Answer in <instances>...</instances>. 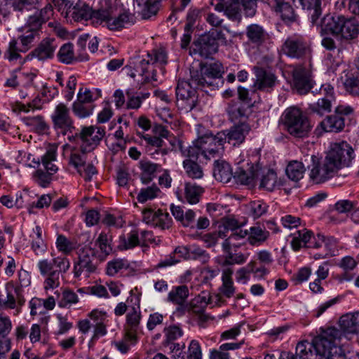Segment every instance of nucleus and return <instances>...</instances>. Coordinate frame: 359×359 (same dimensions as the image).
Wrapping results in <instances>:
<instances>
[{"mask_svg": "<svg viewBox=\"0 0 359 359\" xmlns=\"http://www.w3.org/2000/svg\"><path fill=\"white\" fill-rule=\"evenodd\" d=\"M344 84L348 93L353 95H359V75L348 77Z\"/></svg>", "mask_w": 359, "mask_h": 359, "instance_id": "obj_62", "label": "nucleus"}, {"mask_svg": "<svg viewBox=\"0 0 359 359\" xmlns=\"http://www.w3.org/2000/svg\"><path fill=\"white\" fill-rule=\"evenodd\" d=\"M188 359H202L201 348L198 341L191 340L188 348Z\"/></svg>", "mask_w": 359, "mask_h": 359, "instance_id": "obj_64", "label": "nucleus"}, {"mask_svg": "<svg viewBox=\"0 0 359 359\" xmlns=\"http://www.w3.org/2000/svg\"><path fill=\"white\" fill-rule=\"evenodd\" d=\"M222 65L219 62L201 65L199 69H192L190 70V74H192L193 83L200 85L201 90L203 91H207V88L213 89L217 87V83L215 81L222 77Z\"/></svg>", "mask_w": 359, "mask_h": 359, "instance_id": "obj_8", "label": "nucleus"}, {"mask_svg": "<svg viewBox=\"0 0 359 359\" xmlns=\"http://www.w3.org/2000/svg\"><path fill=\"white\" fill-rule=\"evenodd\" d=\"M303 9L309 12L308 16L313 26L319 27L322 23L321 0H299Z\"/></svg>", "mask_w": 359, "mask_h": 359, "instance_id": "obj_25", "label": "nucleus"}, {"mask_svg": "<svg viewBox=\"0 0 359 359\" xmlns=\"http://www.w3.org/2000/svg\"><path fill=\"white\" fill-rule=\"evenodd\" d=\"M101 221L104 225L111 227L121 228L123 225V220L121 217H115L114 215L104 212L102 216Z\"/></svg>", "mask_w": 359, "mask_h": 359, "instance_id": "obj_61", "label": "nucleus"}, {"mask_svg": "<svg viewBox=\"0 0 359 359\" xmlns=\"http://www.w3.org/2000/svg\"><path fill=\"white\" fill-rule=\"evenodd\" d=\"M112 236L105 232H101L96 240V245H98L100 251L108 255L112 252L111 247Z\"/></svg>", "mask_w": 359, "mask_h": 359, "instance_id": "obj_53", "label": "nucleus"}, {"mask_svg": "<svg viewBox=\"0 0 359 359\" xmlns=\"http://www.w3.org/2000/svg\"><path fill=\"white\" fill-rule=\"evenodd\" d=\"M339 327L341 330L345 333H358L359 311L343 315L339 319Z\"/></svg>", "mask_w": 359, "mask_h": 359, "instance_id": "obj_30", "label": "nucleus"}, {"mask_svg": "<svg viewBox=\"0 0 359 359\" xmlns=\"http://www.w3.org/2000/svg\"><path fill=\"white\" fill-rule=\"evenodd\" d=\"M253 69L255 75L254 87L262 91H271L277 83L275 74L260 67H254Z\"/></svg>", "mask_w": 359, "mask_h": 359, "instance_id": "obj_21", "label": "nucleus"}, {"mask_svg": "<svg viewBox=\"0 0 359 359\" xmlns=\"http://www.w3.org/2000/svg\"><path fill=\"white\" fill-rule=\"evenodd\" d=\"M340 337L339 331L334 327L327 328L317 341L318 359H346L347 355L344 348L334 344V340Z\"/></svg>", "mask_w": 359, "mask_h": 359, "instance_id": "obj_5", "label": "nucleus"}, {"mask_svg": "<svg viewBox=\"0 0 359 359\" xmlns=\"http://www.w3.org/2000/svg\"><path fill=\"white\" fill-rule=\"evenodd\" d=\"M320 25L321 32H328L346 40L355 39L359 32V22L354 17L343 15H326L322 18Z\"/></svg>", "mask_w": 359, "mask_h": 359, "instance_id": "obj_4", "label": "nucleus"}, {"mask_svg": "<svg viewBox=\"0 0 359 359\" xmlns=\"http://www.w3.org/2000/svg\"><path fill=\"white\" fill-rule=\"evenodd\" d=\"M189 295L187 285L173 287L168 294L167 300L178 306H183Z\"/></svg>", "mask_w": 359, "mask_h": 359, "instance_id": "obj_36", "label": "nucleus"}, {"mask_svg": "<svg viewBox=\"0 0 359 359\" xmlns=\"http://www.w3.org/2000/svg\"><path fill=\"white\" fill-rule=\"evenodd\" d=\"M203 191V188L195 183L187 182L185 184L184 196L187 201L190 204L198 203Z\"/></svg>", "mask_w": 359, "mask_h": 359, "instance_id": "obj_44", "label": "nucleus"}, {"mask_svg": "<svg viewBox=\"0 0 359 359\" xmlns=\"http://www.w3.org/2000/svg\"><path fill=\"white\" fill-rule=\"evenodd\" d=\"M56 149L50 147L41 157V162L34 158L32 162L37 165V170L33 177L35 182L42 187H48L51 181L52 176L57 170V167L53 163L55 161Z\"/></svg>", "mask_w": 359, "mask_h": 359, "instance_id": "obj_11", "label": "nucleus"}, {"mask_svg": "<svg viewBox=\"0 0 359 359\" xmlns=\"http://www.w3.org/2000/svg\"><path fill=\"white\" fill-rule=\"evenodd\" d=\"M19 287L8 285L6 287V299L4 300V304L8 308L14 309L16 306V298L18 295Z\"/></svg>", "mask_w": 359, "mask_h": 359, "instance_id": "obj_60", "label": "nucleus"}, {"mask_svg": "<svg viewBox=\"0 0 359 359\" xmlns=\"http://www.w3.org/2000/svg\"><path fill=\"white\" fill-rule=\"evenodd\" d=\"M187 158L183 161V168L186 175L193 180L201 179L203 176L202 168L196 163L198 159H194L190 156H186Z\"/></svg>", "mask_w": 359, "mask_h": 359, "instance_id": "obj_41", "label": "nucleus"}, {"mask_svg": "<svg viewBox=\"0 0 359 359\" xmlns=\"http://www.w3.org/2000/svg\"><path fill=\"white\" fill-rule=\"evenodd\" d=\"M355 147L344 140L330 143L325 157L339 171L350 167L355 158Z\"/></svg>", "mask_w": 359, "mask_h": 359, "instance_id": "obj_7", "label": "nucleus"}, {"mask_svg": "<svg viewBox=\"0 0 359 359\" xmlns=\"http://www.w3.org/2000/svg\"><path fill=\"white\" fill-rule=\"evenodd\" d=\"M282 50L287 56L300 60L310 57L311 52L306 39L299 34L288 36L283 45Z\"/></svg>", "mask_w": 359, "mask_h": 359, "instance_id": "obj_14", "label": "nucleus"}, {"mask_svg": "<svg viewBox=\"0 0 359 359\" xmlns=\"http://www.w3.org/2000/svg\"><path fill=\"white\" fill-rule=\"evenodd\" d=\"M257 176L256 182H259V187L269 191L283 185V181L278 179L276 172L271 169L262 168L256 164Z\"/></svg>", "mask_w": 359, "mask_h": 359, "instance_id": "obj_19", "label": "nucleus"}, {"mask_svg": "<svg viewBox=\"0 0 359 359\" xmlns=\"http://www.w3.org/2000/svg\"><path fill=\"white\" fill-rule=\"evenodd\" d=\"M266 2L269 6L280 15L285 23H291L296 20L297 15L290 0H262ZM243 6L245 14L248 17H252L256 12V0H219L215 6V11L224 12V15L231 20H241L240 5Z\"/></svg>", "mask_w": 359, "mask_h": 359, "instance_id": "obj_1", "label": "nucleus"}, {"mask_svg": "<svg viewBox=\"0 0 359 359\" xmlns=\"http://www.w3.org/2000/svg\"><path fill=\"white\" fill-rule=\"evenodd\" d=\"M240 346V343L231 342L223 344L219 348L210 350L209 359H229L230 355L228 351L238 349Z\"/></svg>", "mask_w": 359, "mask_h": 359, "instance_id": "obj_43", "label": "nucleus"}, {"mask_svg": "<svg viewBox=\"0 0 359 359\" xmlns=\"http://www.w3.org/2000/svg\"><path fill=\"white\" fill-rule=\"evenodd\" d=\"M248 41L257 46L263 44L268 39V34L264 28L257 24H252L246 28Z\"/></svg>", "mask_w": 359, "mask_h": 359, "instance_id": "obj_31", "label": "nucleus"}, {"mask_svg": "<svg viewBox=\"0 0 359 359\" xmlns=\"http://www.w3.org/2000/svg\"><path fill=\"white\" fill-rule=\"evenodd\" d=\"M294 86L299 94H306L312 88L310 65H297L292 71Z\"/></svg>", "mask_w": 359, "mask_h": 359, "instance_id": "obj_20", "label": "nucleus"}, {"mask_svg": "<svg viewBox=\"0 0 359 359\" xmlns=\"http://www.w3.org/2000/svg\"><path fill=\"white\" fill-rule=\"evenodd\" d=\"M86 158V156L82 148L80 150L73 149L69 163L72 164L80 175H82V168L85 166Z\"/></svg>", "mask_w": 359, "mask_h": 359, "instance_id": "obj_49", "label": "nucleus"}, {"mask_svg": "<svg viewBox=\"0 0 359 359\" xmlns=\"http://www.w3.org/2000/svg\"><path fill=\"white\" fill-rule=\"evenodd\" d=\"M66 257H57L49 261L48 259H43L39 262L38 267L42 276H47L45 282L44 287L46 290L53 289L57 287L60 284V273L63 271L65 272V261Z\"/></svg>", "mask_w": 359, "mask_h": 359, "instance_id": "obj_12", "label": "nucleus"}, {"mask_svg": "<svg viewBox=\"0 0 359 359\" xmlns=\"http://www.w3.org/2000/svg\"><path fill=\"white\" fill-rule=\"evenodd\" d=\"M317 341L315 343H311L308 341H303L297 344L296 346V353L294 357L296 359H311L317 353Z\"/></svg>", "mask_w": 359, "mask_h": 359, "instance_id": "obj_33", "label": "nucleus"}, {"mask_svg": "<svg viewBox=\"0 0 359 359\" xmlns=\"http://www.w3.org/2000/svg\"><path fill=\"white\" fill-rule=\"evenodd\" d=\"M94 105L93 104H85L75 102L72 106L73 112L76 116L81 118L90 116L93 111Z\"/></svg>", "mask_w": 359, "mask_h": 359, "instance_id": "obj_55", "label": "nucleus"}, {"mask_svg": "<svg viewBox=\"0 0 359 359\" xmlns=\"http://www.w3.org/2000/svg\"><path fill=\"white\" fill-rule=\"evenodd\" d=\"M101 6L96 11H92L88 6V16L83 18V20L90 19L93 24L102 25L109 29V22H111L114 18L115 7L107 0H104Z\"/></svg>", "mask_w": 359, "mask_h": 359, "instance_id": "obj_18", "label": "nucleus"}, {"mask_svg": "<svg viewBox=\"0 0 359 359\" xmlns=\"http://www.w3.org/2000/svg\"><path fill=\"white\" fill-rule=\"evenodd\" d=\"M269 232L260 226H253L250 228V233L248 237L250 244L252 245H259L264 242L269 237Z\"/></svg>", "mask_w": 359, "mask_h": 359, "instance_id": "obj_48", "label": "nucleus"}, {"mask_svg": "<svg viewBox=\"0 0 359 359\" xmlns=\"http://www.w3.org/2000/svg\"><path fill=\"white\" fill-rule=\"evenodd\" d=\"M52 120L53 122L54 128L58 133L65 136L67 132V107L63 104H59L53 114Z\"/></svg>", "mask_w": 359, "mask_h": 359, "instance_id": "obj_26", "label": "nucleus"}, {"mask_svg": "<svg viewBox=\"0 0 359 359\" xmlns=\"http://www.w3.org/2000/svg\"><path fill=\"white\" fill-rule=\"evenodd\" d=\"M165 334L164 345L169 344L171 341L176 340L182 335V330L176 325L166 327L163 330Z\"/></svg>", "mask_w": 359, "mask_h": 359, "instance_id": "obj_59", "label": "nucleus"}, {"mask_svg": "<svg viewBox=\"0 0 359 359\" xmlns=\"http://www.w3.org/2000/svg\"><path fill=\"white\" fill-rule=\"evenodd\" d=\"M250 130V126L245 123L236 125L225 132L226 140H228L229 143H232L233 145L241 144L244 141Z\"/></svg>", "mask_w": 359, "mask_h": 359, "instance_id": "obj_29", "label": "nucleus"}, {"mask_svg": "<svg viewBox=\"0 0 359 359\" xmlns=\"http://www.w3.org/2000/svg\"><path fill=\"white\" fill-rule=\"evenodd\" d=\"M72 8L71 15L75 22L83 20L88 16V6L83 0H69V9Z\"/></svg>", "mask_w": 359, "mask_h": 359, "instance_id": "obj_39", "label": "nucleus"}, {"mask_svg": "<svg viewBox=\"0 0 359 359\" xmlns=\"http://www.w3.org/2000/svg\"><path fill=\"white\" fill-rule=\"evenodd\" d=\"M135 20L136 18L133 13L128 11H124L118 17H114L113 20L109 22V29L114 31L118 30L126 25H133L135 22Z\"/></svg>", "mask_w": 359, "mask_h": 359, "instance_id": "obj_37", "label": "nucleus"}, {"mask_svg": "<svg viewBox=\"0 0 359 359\" xmlns=\"http://www.w3.org/2000/svg\"><path fill=\"white\" fill-rule=\"evenodd\" d=\"M307 168L309 169L311 165L309 178L313 184H321L332 178L338 170L325 156L322 162L314 154L306 155L304 159Z\"/></svg>", "mask_w": 359, "mask_h": 359, "instance_id": "obj_10", "label": "nucleus"}, {"mask_svg": "<svg viewBox=\"0 0 359 359\" xmlns=\"http://www.w3.org/2000/svg\"><path fill=\"white\" fill-rule=\"evenodd\" d=\"M248 259V255H245L243 253H236L233 254L232 252H229V255H226L225 259L223 262V265H233V264H242L246 262Z\"/></svg>", "mask_w": 359, "mask_h": 359, "instance_id": "obj_63", "label": "nucleus"}, {"mask_svg": "<svg viewBox=\"0 0 359 359\" xmlns=\"http://www.w3.org/2000/svg\"><path fill=\"white\" fill-rule=\"evenodd\" d=\"M210 302V297L205 292L196 297L191 302V310L197 314L203 313L206 306Z\"/></svg>", "mask_w": 359, "mask_h": 359, "instance_id": "obj_52", "label": "nucleus"}, {"mask_svg": "<svg viewBox=\"0 0 359 359\" xmlns=\"http://www.w3.org/2000/svg\"><path fill=\"white\" fill-rule=\"evenodd\" d=\"M21 34L19 35L18 39L20 43L16 39H12L9 43L8 49L7 50L8 59L9 60H17L20 57V52L27 51L34 42L36 36L39 34L38 32H34L27 28V27H22L19 29Z\"/></svg>", "mask_w": 359, "mask_h": 359, "instance_id": "obj_15", "label": "nucleus"}, {"mask_svg": "<svg viewBox=\"0 0 359 359\" xmlns=\"http://www.w3.org/2000/svg\"><path fill=\"white\" fill-rule=\"evenodd\" d=\"M226 141L225 131L219 132L216 135L208 133L193 142L191 146L186 148L181 146L180 149L184 156L198 159L202 156L205 159L210 160L222 154Z\"/></svg>", "mask_w": 359, "mask_h": 359, "instance_id": "obj_2", "label": "nucleus"}, {"mask_svg": "<svg viewBox=\"0 0 359 359\" xmlns=\"http://www.w3.org/2000/svg\"><path fill=\"white\" fill-rule=\"evenodd\" d=\"M189 259H198L202 262H206L209 259L208 254L196 245H188Z\"/></svg>", "mask_w": 359, "mask_h": 359, "instance_id": "obj_56", "label": "nucleus"}, {"mask_svg": "<svg viewBox=\"0 0 359 359\" xmlns=\"http://www.w3.org/2000/svg\"><path fill=\"white\" fill-rule=\"evenodd\" d=\"M353 113V109L347 105H339L335 108L334 114L327 116L318 125L316 130L323 132L338 133L345 126L346 117Z\"/></svg>", "mask_w": 359, "mask_h": 359, "instance_id": "obj_13", "label": "nucleus"}, {"mask_svg": "<svg viewBox=\"0 0 359 359\" xmlns=\"http://www.w3.org/2000/svg\"><path fill=\"white\" fill-rule=\"evenodd\" d=\"M189 81L179 80L176 87L177 106L178 109L185 113L193 110L198 104V95L196 89H201L200 85L192 81V74Z\"/></svg>", "mask_w": 359, "mask_h": 359, "instance_id": "obj_9", "label": "nucleus"}, {"mask_svg": "<svg viewBox=\"0 0 359 359\" xmlns=\"http://www.w3.org/2000/svg\"><path fill=\"white\" fill-rule=\"evenodd\" d=\"M238 170L235 172L233 178L241 184L252 185L256 182V165H250L248 162H239Z\"/></svg>", "mask_w": 359, "mask_h": 359, "instance_id": "obj_23", "label": "nucleus"}, {"mask_svg": "<svg viewBox=\"0 0 359 359\" xmlns=\"http://www.w3.org/2000/svg\"><path fill=\"white\" fill-rule=\"evenodd\" d=\"M305 165L306 164L304 161H293L290 162L285 170L288 178L295 182L301 180L306 170Z\"/></svg>", "mask_w": 359, "mask_h": 359, "instance_id": "obj_42", "label": "nucleus"}, {"mask_svg": "<svg viewBox=\"0 0 359 359\" xmlns=\"http://www.w3.org/2000/svg\"><path fill=\"white\" fill-rule=\"evenodd\" d=\"M53 41L54 40L50 39H43L32 52V55L39 60L51 58L53 56V53L55 49V46L53 45Z\"/></svg>", "mask_w": 359, "mask_h": 359, "instance_id": "obj_35", "label": "nucleus"}, {"mask_svg": "<svg viewBox=\"0 0 359 359\" xmlns=\"http://www.w3.org/2000/svg\"><path fill=\"white\" fill-rule=\"evenodd\" d=\"M88 38V34H81L76 39V44L78 47L76 55H75L73 50L72 43L69 42V64L83 60L81 52L85 50Z\"/></svg>", "mask_w": 359, "mask_h": 359, "instance_id": "obj_46", "label": "nucleus"}, {"mask_svg": "<svg viewBox=\"0 0 359 359\" xmlns=\"http://www.w3.org/2000/svg\"><path fill=\"white\" fill-rule=\"evenodd\" d=\"M79 260L75 264L74 273L76 277H79L82 272L87 274L93 272L96 269L97 259L95 250L85 246L79 250Z\"/></svg>", "mask_w": 359, "mask_h": 359, "instance_id": "obj_16", "label": "nucleus"}, {"mask_svg": "<svg viewBox=\"0 0 359 359\" xmlns=\"http://www.w3.org/2000/svg\"><path fill=\"white\" fill-rule=\"evenodd\" d=\"M140 7L142 18L149 19L158 11L160 0H134Z\"/></svg>", "mask_w": 359, "mask_h": 359, "instance_id": "obj_40", "label": "nucleus"}, {"mask_svg": "<svg viewBox=\"0 0 359 359\" xmlns=\"http://www.w3.org/2000/svg\"><path fill=\"white\" fill-rule=\"evenodd\" d=\"M137 245H140L139 231L137 230H133L127 235H121L119 236L117 247L120 250L133 249Z\"/></svg>", "mask_w": 359, "mask_h": 359, "instance_id": "obj_38", "label": "nucleus"}, {"mask_svg": "<svg viewBox=\"0 0 359 359\" xmlns=\"http://www.w3.org/2000/svg\"><path fill=\"white\" fill-rule=\"evenodd\" d=\"M130 262L126 259H114L107 263L106 273L110 276H114L123 269H128Z\"/></svg>", "mask_w": 359, "mask_h": 359, "instance_id": "obj_50", "label": "nucleus"}, {"mask_svg": "<svg viewBox=\"0 0 359 359\" xmlns=\"http://www.w3.org/2000/svg\"><path fill=\"white\" fill-rule=\"evenodd\" d=\"M248 108L245 104L241 102H233L229 104L226 112L229 118L232 121H236L246 116Z\"/></svg>", "mask_w": 359, "mask_h": 359, "instance_id": "obj_45", "label": "nucleus"}, {"mask_svg": "<svg viewBox=\"0 0 359 359\" xmlns=\"http://www.w3.org/2000/svg\"><path fill=\"white\" fill-rule=\"evenodd\" d=\"M104 135L105 130L103 128L90 126L83 127L79 133H75V135H69V141H75L76 139H79L83 143L86 144L91 149H94L100 144Z\"/></svg>", "mask_w": 359, "mask_h": 359, "instance_id": "obj_17", "label": "nucleus"}, {"mask_svg": "<svg viewBox=\"0 0 359 359\" xmlns=\"http://www.w3.org/2000/svg\"><path fill=\"white\" fill-rule=\"evenodd\" d=\"M268 205L262 201H252L249 204L250 214L255 219L259 218L267 212Z\"/></svg>", "mask_w": 359, "mask_h": 359, "instance_id": "obj_57", "label": "nucleus"}, {"mask_svg": "<svg viewBox=\"0 0 359 359\" xmlns=\"http://www.w3.org/2000/svg\"><path fill=\"white\" fill-rule=\"evenodd\" d=\"M334 101L325 97H321L317 102L311 103L309 106V110L311 113L316 114L322 116L332 110V106Z\"/></svg>", "mask_w": 359, "mask_h": 359, "instance_id": "obj_47", "label": "nucleus"}, {"mask_svg": "<svg viewBox=\"0 0 359 359\" xmlns=\"http://www.w3.org/2000/svg\"><path fill=\"white\" fill-rule=\"evenodd\" d=\"M282 121L287 131L295 137L303 138L309 136L312 128L307 116L295 107L285 110Z\"/></svg>", "mask_w": 359, "mask_h": 359, "instance_id": "obj_6", "label": "nucleus"}, {"mask_svg": "<svg viewBox=\"0 0 359 359\" xmlns=\"http://www.w3.org/2000/svg\"><path fill=\"white\" fill-rule=\"evenodd\" d=\"M232 275L233 270L230 268L225 269L222 271V284L219 287V291L221 294L226 298L232 297L236 293V287L232 279Z\"/></svg>", "mask_w": 359, "mask_h": 359, "instance_id": "obj_32", "label": "nucleus"}, {"mask_svg": "<svg viewBox=\"0 0 359 359\" xmlns=\"http://www.w3.org/2000/svg\"><path fill=\"white\" fill-rule=\"evenodd\" d=\"M218 50V44L210 35L201 36L194 42L193 52L208 58Z\"/></svg>", "mask_w": 359, "mask_h": 359, "instance_id": "obj_24", "label": "nucleus"}, {"mask_svg": "<svg viewBox=\"0 0 359 359\" xmlns=\"http://www.w3.org/2000/svg\"><path fill=\"white\" fill-rule=\"evenodd\" d=\"M170 211L174 217L184 227L195 229L196 213L192 210H187L185 212L179 205H171Z\"/></svg>", "mask_w": 359, "mask_h": 359, "instance_id": "obj_27", "label": "nucleus"}, {"mask_svg": "<svg viewBox=\"0 0 359 359\" xmlns=\"http://www.w3.org/2000/svg\"><path fill=\"white\" fill-rule=\"evenodd\" d=\"M25 123L27 126L33 127L38 133H44L48 129V126L41 116L28 117Z\"/></svg>", "mask_w": 359, "mask_h": 359, "instance_id": "obj_58", "label": "nucleus"}, {"mask_svg": "<svg viewBox=\"0 0 359 359\" xmlns=\"http://www.w3.org/2000/svg\"><path fill=\"white\" fill-rule=\"evenodd\" d=\"M140 180L143 184H148L155 177L156 173L160 172L161 165L147 159H142L139 162Z\"/></svg>", "mask_w": 359, "mask_h": 359, "instance_id": "obj_28", "label": "nucleus"}, {"mask_svg": "<svg viewBox=\"0 0 359 359\" xmlns=\"http://www.w3.org/2000/svg\"><path fill=\"white\" fill-rule=\"evenodd\" d=\"M159 193V188L156 184H152L146 188H142L137 196V200L139 203H144L156 198Z\"/></svg>", "mask_w": 359, "mask_h": 359, "instance_id": "obj_51", "label": "nucleus"}, {"mask_svg": "<svg viewBox=\"0 0 359 359\" xmlns=\"http://www.w3.org/2000/svg\"><path fill=\"white\" fill-rule=\"evenodd\" d=\"M167 59V53L162 48L153 49L148 52L145 57H135L128 66L133 69L130 76L135 78L138 74L142 76L145 81H156L158 79L156 68L165 65Z\"/></svg>", "mask_w": 359, "mask_h": 359, "instance_id": "obj_3", "label": "nucleus"}, {"mask_svg": "<svg viewBox=\"0 0 359 359\" xmlns=\"http://www.w3.org/2000/svg\"><path fill=\"white\" fill-rule=\"evenodd\" d=\"M213 175L215 178L222 182L228 183L233 176L231 165L224 161H216L213 169Z\"/></svg>", "mask_w": 359, "mask_h": 359, "instance_id": "obj_34", "label": "nucleus"}, {"mask_svg": "<svg viewBox=\"0 0 359 359\" xmlns=\"http://www.w3.org/2000/svg\"><path fill=\"white\" fill-rule=\"evenodd\" d=\"M247 236V231L240 230L239 232H233L231 233L229 236L227 235V238H226L222 243V248L224 252L226 255H229L231 252V248L232 246L238 247L234 243V241H237L241 238H244Z\"/></svg>", "mask_w": 359, "mask_h": 359, "instance_id": "obj_54", "label": "nucleus"}, {"mask_svg": "<svg viewBox=\"0 0 359 359\" xmlns=\"http://www.w3.org/2000/svg\"><path fill=\"white\" fill-rule=\"evenodd\" d=\"M140 311L135 308H133L126 316V339L131 343L137 341V334L141 332L140 326Z\"/></svg>", "mask_w": 359, "mask_h": 359, "instance_id": "obj_22", "label": "nucleus"}]
</instances>
